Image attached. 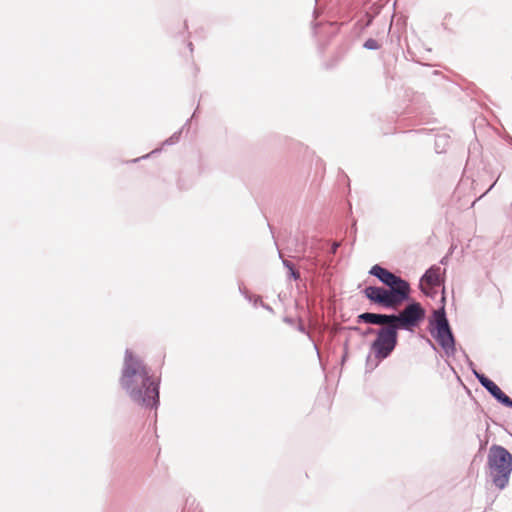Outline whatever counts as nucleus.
Masks as SVG:
<instances>
[{"label": "nucleus", "mask_w": 512, "mask_h": 512, "mask_svg": "<svg viewBox=\"0 0 512 512\" xmlns=\"http://www.w3.org/2000/svg\"><path fill=\"white\" fill-rule=\"evenodd\" d=\"M370 274L376 276L381 282L389 286L390 291L399 290L403 298H409L410 286L405 280L379 265H374L370 270Z\"/></svg>", "instance_id": "5"}, {"label": "nucleus", "mask_w": 512, "mask_h": 512, "mask_svg": "<svg viewBox=\"0 0 512 512\" xmlns=\"http://www.w3.org/2000/svg\"><path fill=\"white\" fill-rule=\"evenodd\" d=\"M488 473L499 489H504L512 472V454L502 446L492 445L487 458Z\"/></svg>", "instance_id": "2"}, {"label": "nucleus", "mask_w": 512, "mask_h": 512, "mask_svg": "<svg viewBox=\"0 0 512 512\" xmlns=\"http://www.w3.org/2000/svg\"><path fill=\"white\" fill-rule=\"evenodd\" d=\"M394 324L399 323L403 328L416 326L425 317V311L419 303L408 305L399 315H393Z\"/></svg>", "instance_id": "6"}, {"label": "nucleus", "mask_w": 512, "mask_h": 512, "mask_svg": "<svg viewBox=\"0 0 512 512\" xmlns=\"http://www.w3.org/2000/svg\"><path fill=\"white\" fill-rule=\"evenodd\" d=\"M121 385L138 403L154 406L159 400L157 381L148 375L143 363L130 351H126Z\"/></svg>", "instance_id": "1"}, {"label": "nucleus", "mask_w": 512, "mask_h": 512, "mask_svg": "<svg viewBox=\"0 0 512 512\" xmlns=\"http://www.w3.org/2000/svg\"><path fill=\"white\" fill-rule=\"evenodd\" d=\"M397 325H390L378 331L376 340L372 343V349L376 357L386 358L394 349L397 342Z\"/></svg>", "instance_id": "3"}, {"label": "nucleus", "mask_w": 512, "mask_h": 512, "mask_svg": "<svg viewBox=\"0 0 512 512\" xmlns=\"http://www.w3.org/2000/svg\"><path fill=\"white\" fill-rule=\"evenodd\" d=\"M359 319L366 323L377 324V325H395L393 315L375 314V313H363L359 316Z\"/></svg>", "instance_id": "10"}, {"label": "nucleus", "mask_w": 512, "mask_h": 512, "mask_svg": "<svg viewBox=\"0 0 512 512\" xmlns=\"http://www.w3.org/2000/svg\"><path fill=\"white\" fill-rule=\"evenodd\" d=\"M441 268L431 267L426 271L421 279V289L427 293V289H431L441 284Z\"/></svg>", "instance_id": "9"}, {"label": "nucleus", "mask_w": 512, "mask_h": 512, "mask_svg": "<svg viewBox=\"0 0 512 512\" xmlns=\"http://www.w3.org/2000/svg\"><path fill=\"white\" fill-rule=\"evenodd\" d=\"M364 46L368 49H377L378 45L377 42L373 39H369L365 42Z\"/></svg>", "instance_id": "12"}, {"label": "nucleus", "mask_w": 512, "mask_h": 512, "mask_svg": "<svg viewBox=\"0 0 512 512\" xmlns=\"http://www.w3.org/2000/svg\"><path fill=\"white\" fill-rule=\"evenodd\" d=\"M284 265L288 268L289 274L292 278L297 280L300 277L299 272L293 268L292 264L289 261H284Z\"/></svg>", "instance_id": "11"}, {"label": "nucleus", "mask_w": 512, "mask_h": 512, "mask_svg": "<svg viewBox=\"0 0 512 512\" xmlns=\"http://www.w3.org/2000/svg\"><path fill=\"white\" fill-rule=\"evenodd\" d=\"M480 383L503 405L512 408V399L508 397L492 380L484 375H477Z\"/></svg>", "instance_id": "8"}, {"label": "nucleus", "mask_w": 512, "mask_h": 512, "mask_svg": "<svg viewBox=\"0 0 512 512\" xmlns=\"http://www.w3.org/2000/svg\"><path fill=\"white\" fill-rule=\"evenodd\" d=\"M365 296L372 302L385 307H397L406 299L399 290L390 291L382 287L369 286L364 290Z\"/></svg>", "instance_id": "4"}, {"label": "nucleus", "mask_w": 512, "mask_h": 512, "mask_svg": "<svg viewBox=\"0 0 512 512\" xmlns=\"http://www.w3.org/2000/svg\"><path fill=\"white\" fill-rule=\"evenodd\" d=\"M434 317L436 322V340L444 349H453L454 338L446 319L444 310L435 311Z\"/></svg>", "instance_id": "7"}]
</instances>
